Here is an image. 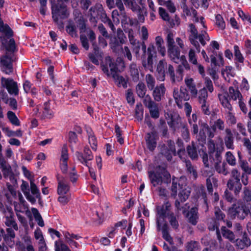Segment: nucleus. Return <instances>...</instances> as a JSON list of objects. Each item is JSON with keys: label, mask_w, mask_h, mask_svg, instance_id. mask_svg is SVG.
<instances>
[{"label": "nucleus", "mask_w": 251, "mask_h": 251, "mask_svg": "<svg viewBox=\"0 0 251 251\" xmlns=\"http://www.w3.org/2000/svg\"><path fill=\"white\" fill-rule=\"evenodd\" d=\"M106 65H101V68L103 73L108 76H111L118 87H127V80L122 76L119 75L117 73V67L112 59L107 56L105 58Z\"/></svg>", "instance_id": "obj_1"}, {"label": "nucleus", "mask_w": 251, "mask_h": 251, "mask_svg": "<svg viewBox=\"0 0 251 251\" xmlns=\"http://www.w3.org/2000/svg\"><path fill=\"white\" fill-rule=\"evenodd\" d=\"M188 32L189 40L191 44L195 47L198 52H200V43L204 46L206 42L210 40V37L206 30H201L199 34L195 25L192 24L189 25Z\"/></svg>", "instance_id": "obj_2"}, {"label": "nucleus", "mask_w": 251, "mask_h": 251, "mask_svg": "<svg viewBox=\"0 0 251 251\" xmlns=\"http://www.w3.org/2000/svg\"><path fill=\"white\" fill-rule=\"evenodd\" d=\"M133 51L135 53L137 57L139 56V51L141 48L143 51L144 55L146 52L148 55L147 61H143V65L146 67L147 66H151L153 64V58L156 57V50L153 44H150L147 50L146 46L144 42L140 43L139 41L131 45Z\"/></svg>", "instance_id": "obj_3"}, {"label": "nucleus", "mask_w": 251, "mask_h": 251, "mask_svg": "<svg viewBox=\"0 0 251 251\" xmlns=\"http://www.w3.org/2000/svg\"><path fill=\"white\" fill-rule=\"evenodd\" d=\"M58 201L61 205H66L71 199L70 193V186L67 178L62 176L57 177Z\"/></svg>", "instance_id": "obj_4"}, {"label": "nucleus", "mask_w": 251, "mask_h": 251, "mask_svg": "<svg viewBox=\"0 0 251 251\" xmlns=\"http://www.w3.org/2000/svg\"><path fill=\"white\" fill-rule=\"evenodd\" d=\"M21 189L26 200L32 204L36 202V199H40V190L34 183V179H30V189L28 183L23 180L21 185Z\"/></svg>", "instance_id": "obj_5"}, {"label": "nucleus", "mask_w": 251, "mask_h": 251, "mask_svg": "<svg viewBox=\"0 0 251 251\" xmlns=\"http://www.w3.org/2000/svg\"><path fill=\"white\" fill-rule=\"evenodd\" d=\"M149 177L153 186L160 185L162 183H168L171 181V175L166 168L159 166L156 168L155 172H149Z\"/></svg>", "instance_id": "obj_6"}, {"label": "nucleus", "mask_w": 251, "mask_h": 251, "mask_svg": "<svg viewBox=\"0 0 251 251\" xmlns=\"http://www.w3.org/2000/svg\"><path fill=\"white\" fill-rule=\"evenodd\" d=\"M68 0H58L56 4H52L51 14L53 21L57 25L62 26L63 23L59 19H65L69 16L66 5L63 1L67 2Z\"/></svg>", "instance_id": "obj_7"}, {"label": "nucleus", "mask_w": 251, "mask_h": 251, "mask_svg": "<svg viewBox=\"0 0 251 251\" xmlns=\"http://www.w3.org/2000/svg\"><path fill=\"white\" fill-rule=\"evenodd\" d=\"M249 212V209L240 201L233 204L228 210V215L231 218L240 220H243Z\"/></svg>", "instance_id": "obj_8"}, {"label": "nucleus", "mask_w": 251, "mask_h": 251, "mask_svg": "<svg viewBox=\"0 0 251 251\" xmlns=\"http://www.w3.org/2000/svg\"><path fill=\"white\" fill-rule=\"evenodd\" d=\"M125 6L130 9L132 12L137 13L138 21L143 23L145 21V13L144 10V4L142 1L141 3L136 0H123Z\"/></svg>", "instance_id": "obj_9"}, {"label": "nucleus", "mask_w": 251, "mask_h": 251, "mask_svg": "<svg viewBox=\"0 0 251 251\" xmlns=\"http://www.w3.org/2000/svg\"><path fill=\"white\" fill-rule=\"evenodd\" d=\"M168 53L169 57L174 62L178 63L181 61L182 65L186 70L190 69L189 65L185 59L184 55L180 57V51L176 46L171 47L168 48Z\"/></svg>", "instance_id": "obj_10"}, {"label": "nucleus", "mask_w": 251, "mask_h": 251, "mask_svg": "<svg viewBox=\"0 0 251 251\" xmlns=\"http://www.w3.org/2000/svg\"><path fill=\"white\" fill-rule=\"evenodd\" d=\"M171 206V203L169 201H166L161 207L157 208L156 225L157 230L160 229V226L162 224L163 225L166 223L165 218L167 215L168 216L170 214L168 212L170 210Z\"/></svg>", "instance_id": "obj_11"}, {"label": "nucleus", "mask_w": 251, "mask_h": 251, "mask_svg": "<svg viewBox=\"0 0 251 251\" xmlns=\"http://www.w3.org/2000/svg\"><path fill=\"white\" fill-rule=\"evenodd\" d=\"M173 97L177 106L180 108L182 107L183 101L188 100L190 99L188 92L184 87H180L179 89H175Z\"/></svg>", "instance_id": "obj_12"}, {"label": "nucleus", "mask_w": 251, "mask_h": 251, "mask_svg": "<svg viewBox=\"0 0 251 251\" xmlns=\"http://www.w3.org/2000/svg\"><path fill=\"white\" fill-rule=\"evenodd\" d=\"M84 153L79 151L75 153V156L77 160L82 164L89 167V161L92 160L94 156L91 150L87 147H85L83 151Z\"/></svg>", "instance_id": "obj_13"}, {"label": "nucleus", "mask_w": 251, "mask_h": 251, "mask_svg": "<svg viewBox=\"0 0 251 251\" xmlns=\"http://www.w3.org/2000/svg\"><path fill=\"white\" fill-rule=\"evenodd\" d=\"M1 86L5 88L10 95H17L18 94V88L17 82L10 78H6L4 77L1 78Z\"/></svg>", "instance_id": "obj_14"}, {"label": "nucleus", "mask_w": 251, "mask_h": 251, "mask_svg": "<svg viewBox=\"0 0 251 251\" xmlns=\"http://www.w3.org/2000/svg\"><path fill=\"white\" fill-rule=\"evenodd\" d=\"M145 105L149 109L151 116L154 119L159 117V111L158 104L153 101L150 96H147L144 100Z\"/></svg>", "instance_id": "obj_15"}, {"label": "nucleus", "mask_w": 251, "mask_h": 251, "mask_svg": "<svg viewBox=\"0 0 251 251\" xmlns=\"http://www.w3.org/2000/svg\"><path fill=\"white\" fill-rule=\"evenodd\" d=\"M186 2H182L181 8H182L183 12L184 15L187 16H190L193 15L194 17L193 21L196 22H200L201 25L205 29L206 26L204 24V19L203 17H200L199 18L197 15V11L193 8H190L186 4Z\"/></svg>", "instance_id": "obj_16"}, {"label": "nucleus", "mask_w": 251, "mask_h": 251, "mask_svg": "<svg viewBox=\"0 0 251 251\" xmlns=\"http://www.w3.org/2000/svg\"><path fill=\"white\" fill-rule=\"evenodd\" d=\"M183 68L185 67L182 64V65H179L176 70V72L175 73L173 67L172 65H169L168 67V73L171 79L173 82L176 81L179 82L182 80L183 76Z\"/></svg>", "instance_id": "obj_17"}, {"label": "nucleus", "mask_w": 251, "mask_h": 251, "mask_svg": "<svg viewBox=\"0 0 251 251\" xmlns=\"http://www.w3.org/2000/svg\"><path fill=\"white\" fill-rule=\"evenodd\" d=\"M4 222L7 226H11L15 230H18V225L14 218V214L11 208H7L4 211Z\"/></svg>", "instance_id": "obj_18"}, {"label": "nucleus", "mask_w": 251, "mask_h": 251, "mask_svg": "<svg viewBox=\"0 0 251 251\" xmlns=\"http://www.w3.org/2000/svg\"><path fill=\"white\" fill-rule=\"evenodd\" d=\"M69 159L68 149L67 146H63L61 150V155L60 159V167L63 174L68 173V160Z\"/></svg>", "instance_id": "obj_19"}, {"label": "nucleus", "mask_w": 251, "mask_h": 251, "mask_svg": "<svg viewBox=\"0 0 251 251\" xmlns=\"http://www.w3.org/2000/svg\"><path fill=\"white\" fill-rule=\"evenodd\" d=\"M0 66L1 70L5 74L10 75L13 72V67L10 57L7 55L3 56L0 58Z\"/></svg>", "instance_id": "obj_20"}, {"label": "nucleus", "mask_w": 251, "mask_h": 251, "mask_svg": "<svg viewBox=\"0 0 251 251\" xmlns=\"http://www.w3.org/2000/svg\"><path fill=\"white\" fill-rule=\"evenodd\" d=\"M157 136L156 132L152 131L147 134L145 140L147 147L150 151L154 150L157 145Z\"/></svg>", "instance_id": "obj_21"}, {"label": "nucleus", "mask_w": 251, "mask_h": 251, "mask_svg": "<svg viewBox=\"0 0 251 251\" xmlns=\"http://www.w3.org/2000/svg\"><path fill=\"white\" fill-rule=\"evenodd\" d=\"M15 197H18L19 201V203L14 202L15 210L16 212H24L28 210L27 203L24 199L22 194L18 192L17 193V195Z\"/></svg>", "instance_id": "obj_22"}, {"label": "nucleus", "mask_w": 251, "mask_h": 251, "mask_svg": "<svg viewBox=\"0 0 251 251\" xmlns=\"http://www.w3.org/2000/svg\"><path fill=\"white\" fill-rule=\"evenodd\" d=\"M64 236L65 238V241L67 243L71 248H78L79 247V244L75 241V240H78L81 237L77 234L71 233L69 232H64L63 233Z\"/></svg>", "instance_id": "obj_23"}, {"label": "nucleus", "mask_w": 251, "mask_h": 251, "mask_svg": "<svg viewBox=\"0 0 251 251\" xmlns=\"http://www.w3.org/2000/svg\"><path fill=\"white\" fill-rule=\"evenodd\" d=\"M152 96L155 101H160L162 98L164 96L166 88L163 83H161L159 85L156 86L152 90Z\"/></svg>", "instance_id": "obj_24"}, {"label": "nucleus", "mask_w": 251, "mask_h": 251, "mask_svg": "<svg viewBox=\"0 0 251 251\" xmlns=\"http://www.w3.org/2000/svg\"><path fill=\"white\" fill-rule=\"evenodd\" d=\"M43 118L51 119L54 117V112L51 108V101L49 100L45 102L42 105Z\"/></svg>", "instance_id": "obj_25"}, {"label": "nucleus", "mask_w": 251, "mask_h": 251, "mask_svg": "<svg viewBox=\"0 0 251 251\" xmlns=\"http://www.w3.org/2000/svg\"><path fill=\"white\" fill-rule=\"evenodd\" d=\"M251 245V241L246 233H244L242 239L236 240V246L239 249L243 250Z\"/></svg>", "instance_id": "obj_26"}, {"label": "nucleus", "mask_w": 251, "mask_h": 251, "mask_svg": "<svg viewBox=\"0 0 251 251\" xmlns=\"http://www.w3.org/2000/svg\"><path fill=\"white\" fill-rule=\"evenodd\" d=\"M226 136L225 138V143L226 147L228 149H234L233 137L231 131L229 128L226 129Z\"/></svg>", "instance_id": "obj_27"}, {"label": "nucleus", "mask_w": 251, "mask_h": 251, "mask_svg": "<svg viewBox=\"0 0 251 251\" xmlns=\"http://www.w3.org/2000/svg\"><path fill=\"white\" fill-rule=\"evenodd\" d=\"M120 13L117 10H114L112 13V16L114 22L119 23V20L121 19L122 21H126L127 19V16L125 12V7H124L123 11L121 10Z\"/></svg>", "instance_id": "obj_28"}, {"label": "nucleus", "mask_w": 251, "mask_h": 251, "mask_svg": "<svg viewBox=\"0 0 251 251\" xmlns=\"http://www.w3.org/2000/svg\"><path fill=\"white\" fill-rule=\"evenodd\" d=\"M230 100H241L242 95L238 89H235L233 87H230L228 89V94H226Z\"/></svg>", "instance_id": "obj_29"}, {"label": "nucleus", "mask_w": 251, "mask_h": 251, "mask_svg": "<svg viewBox=\"0 0 251 251\" xmlns=\"http://www.w3.org/2000/svg\"><path fill=\"white\" fill-rule=\"evenodd\" d=\"M162 232V237L166 241L168 242L170 244H173V240L169 233V227L166 223L163 224L162 226H160V229Z\"/></svg>", "instance_id": "obj_30"}, {"label": "nucleus", "mask_w": 251, "mask_h": 251, "mask_svg": "<svg viewBox=\"0 0 251 251\" xmlns=\"http://www.w3.org/2000/svg\"><path fill=\"white\" fill-rule=\"evenodd\" d=\"M198 210L197 208H192L186 214V217L188 219L189 223H191L193 225H196L198 222Z\"/></svg>", "instance_id": "obj_31"}, {"label": "nucleus", "mask_w": 251, "mask_h": 251, "mask_svg": "<svg viewBox=\"0 0 251 251\" xmlns=\"http://www.w3.org/2000/svg\"><path fill=\"white\" fill-rule=\"evenodd\" d=\"M227 186L230 190H232L234 188V193L235 194H238L242 188V185L240 182V180H234V181H233V180H228Z\"/></svg>", "instance_id": "obj_32"}, {"label": "nucleus", "mask_w": 251, "mask_h": 251, "mask_svg": "<svg viewBox=\"0 0 251 251\" xmlns=\"http://www.w3.org/2000/svg\"><path fill=\"white\" fill-rule=\"evenodd\" d=\"M218 97L222 105L228 110H232V106L229 101L228 96L226 93L219 94Z\"/></svg>", "instance_id": "obj_33"}, {"label": "nucleus", "mask_w": 251, "mask_h": 251, "mask_svg": "<svg viewBox=\"0 0 251 251\" xmlns=\"http://www.w3.org/2000/svg\"><path fill=\"white\" fill-rule=\"evenodd\" d=\"M187 152L192 159H196L198 157L197 149L193 142L191 145L187 146Z\"/></svg>", "instance_id": "obj_34"}, {"label": "nucleus", "mask_w": 251, "mask_h": 251, "mask_svg": "<svg viewBox=\"0 0 251 251\" xmlns=\"http://www.w3.org/2000/svg\"><path fill=\"white\" fill-rule=\"evenodd\" d=\"M89 143L91 148L94 151H96L97 147V141L96 137L94 135L93 132L90 128L87 129Z\"/></svg>", "instance_id": "obj_35"}, {"label": "nucleus", "mask_w": 251, "mask_h": 251, "mask_svg": "<svg viewBox=\"0 0 251 251\" xmlns=\"http://www.w3.org/2000/svg\"><path fill=\"white\" fill-rule=\"evenodd\" d=\"M164 41L162 38L159 36L155 38V44L157 48L158 51L161 53L162 56H164L166 53V49L163 44Z\"/></svg>", "instance_id": "obj_36"}, {"label": "nucleus", "mask_w": 251, "mask_h": 251, "mask_svg": "<svg viewBox=\"0 0 251 251\" xmlns=\"http://www.w3.org/2000/svg\"><path fill=\"white\" fill-rule=\"evenodd\" d=\"M215 24L219 29L223 31L226 28V24L222 16L217 14L215 16Z\"/></svg>", "instance_id": "obj_37"}, {"label": "nucleus", "mask_w": 251, "mask_h": 251, "mask_svg": "<svg viewBox=\"0 0 251 251\" xmlns=\"http://www.w3.org/2000/svg\"><path fill=\"white\" fill-rule=\"evenodd\" d=\"M198 99L199 103L207 102L208 93L205 87L200 89L199 93L198 92Z\"/></svg>", "instance_id": "obj_38"}, {"label": "nucleus", "mask_w": 251, "mask_h": 251, "mask_svg": "<svg viewBox=\"0 0 251 251\" xmlns=\"http://www.w3.org/2000/svg\"><path fill=\"white\" fill-rule=\"evenodd\" d=\"M166 65V62L163 60H160L157 65V71L162 75L158 78L160 81H163L165 79L164 67Z\"/></svg>", "instance_id": "obj_39"}, {"label": "nucleus", "mask_w": 251, "mask_h": 251, "mask_svg": "<svg viewBox=\"0 0 251 251\" xmlns=\"http://www.w3.org/2000/svg\"><path fill=\"white\" fill-rule=\"evenodd\" d=\"M145 80L149 89L152 90L155 87L156 83L154 76L151 74H147L145 76Z\"/></svg>", "instance_id": "obj_40"}, {"label": "nucleus", "mask_w": 251, "mask_h": 251, "mask_svg": "<svg viewBox=\"0 0 251 251\" xmlns=\"http://www.w3.org/2000/svg\"><path fill=\"white\" fill-rule=\"evenodd\" d=\"M66 31L72 37H77L78 36L76 30V26L73 23H70L66 26Z\"/></svg>", "instance_id": "obj_41"}, {"label": "nucleus", "mask_w": 251, "mask_h": 251, "mask_svg": "<svg viewBox=\"0 0 251 251\" xmlns=\"http://www.w3.org/2000/svg\"><path fill=\"white\" fill-rule=\"evenodd\" d=\"M221 230L223 236L225 238L228 239L231 242H234L235 236L233 232L227 229L225 226H222Z\"/></svg>", "instance_id": "obj_42"}, {"label": "nucleus", "mask_w": 251, "mask_h": 251, "mask_svg": "<svg viewBox=\"0 0 251 251\" xmlns=\"http://www.w3.org/2000/svg\"><path fill=\"white\" fill-rule=\"evenodd\" d=\"M129 72L133 80L134 81H137L139 79V71L137 66L135 64L130 65Z\"/></svg>", "instance_id": "obj_43"}, {"label": "nucleus", "mask_w": 251, "mask_h": 251, "mask_svg": "<svg viewBox=\"0 0 251 251\" xmlns=\"http://www.w3.org/2000/svg\"><path fill=\"white\" fill-rule=\"evenodd\" d=\"M31 211L38 225L41 227H43L45 225L44 222L38 210L35 208H32Z\"/></svg>", "instance_id": "obj_44"}, {"label": "nucleus", "mask_w": 251, "mask_h": 251, "mask_svg": "<svg viewBox=\"0 0 251 251\" xmlns=\"http://www.w3.org/2000/svg\"><path fill=\"white\" fill-rule=\"evenodd\" d=\"M136 91L139 97L143 98L147 91L145 84L142 82H140L136 87Z\"/></svg>", "instance_id": "obj_45"}, {"label": "nucleus", "mask_w": 251, "mask_h": 251, "mask_svg": "<svg viewBox=\"0 0 251 251\" xmlns=\"http://www.w3.org/2000/svg\"><path fill=\"white\" fill-rule=\"evenodd\" d=\"M161 153L163 155L168 161L171 160L173 154H176V152H172L170 151V150L168 149V147L165 145L162 146L161 149Z\"/></svg>", "instance_id": "obj_46"}, {"label": "nucleus", "mask_w": 251, "mask_h": 251, "mask_svg": "<svg viewBox=\"0 0 251 251\" xmlns=\"http://www.w3.org/2000/svg\"><path fill=\"white\" fill-rule=\"evenodd\" d=\"M215 168L218 173L222 174L224 176H226L228 173L225 168V164L222 163L220 161L215 164Z\"/></svg>", "instance_id": "obj_47"}, {"label": "nucleus", "mask_w": 251, "mask_h": 251, "mask_svg": "<svg viewBox=\"0 0 251 251\" xmlns=\"http://www.w3.org/2000/svg\"><path fill=\"white\" fill-rule=\"evenodd\" d=\"M80 16L76 17L75 20L76 23L77 24V26L79 28L80 32H81L85 30L86 28V25L83 16L81 14H80Z\"/></svg>", "instance_id": "obj_48"}, {"label": "nucleus", "mask_w": 251, "mask_h": 251, "mask_svg": "<svg viewBox=\"0 0 251 251\" xmlns=\"http://www.w3.org/2000/svg\"><path fill=\"white\" fill-rule=\"evenodd\" d=\"M90 17V21L92 23H97V18L99 15V11L96 7H91L89 11Z\"/></svg>", "instance_id": "obj_49"}, {"label": "nucleus", "mask_w": 251, "mask_h": 251, "mask_svg": "<svg viewBox=\"0 0 251 251\" xmlns=\"http://www.w3.org/2000/svg\"><path fill=\"white\" fill-rule=\"evenodd\" d=\"M208 228L210 230H216L217 238L220 242L222 240V237L220 235V231L216 222L215 221H212L210 222L208 225Z\"/></svg>", "instance_id": "obj_50"}, {"label": "nucleus", "mask_w": 251, "mask_h": 251, "mask_svg": "<svg viewBox=\"0 0 251 251\" xmlns=\"http://www.w3.org/2000/svg\"><path fill=\"white\" fill-rule=\"evenodd\" d=\"M7 117L13 125L16 126H20V121L13 112L10 111H8L7 112Z\"/></svg>", "instance_id": "obj_51"}, {"label": "nucleus", "mask_w": 251, "mask_h": 251, "mask_svg": "<svg viewBox=\"0 0 251 251\" xmlns=\"http://www.w3.org/2000/svg\"><path fill=\"white\" fill-rule=\"evenodd\" d=\"M190 194V189L185 188L180 191L178 194L179 199L181 202L185 201L189 197Z\"/></svg>", "instance_id": "obj_52"}, {"label": "nucleus", "mask_w": 251, "mask_h": 251, "mask_svg": "<svg viewBox=\"0 0 251 251\" xmlns=\"http://www.w3.org/2000/svg\"><path fill=\"white\" fill-rule=\"evenodd\" d=\"M55 251H71L68 246L60 240L55 241Z\"/></svg>", "instance_id": "obj_53"}, {"label": "nucleus", "mask_w": 251, "mask_h": 251, "mask_svg": "<svg viewBox=\"0 0 251 251\" xmlns=\"http://www.w3.org/2000/svg\"><path fill=\"white\" fill-rule=\"evenodd\" d=\"M4 235L3 239L7 243L14 239L15 237V234L13 229L10 228H7L6 234L4 233Z\"/></svg>", "instance_id": "obj_54"}, {"label": "nucleus", "mask_w": 251, "mask_h": 251, "mask_svg": "<svg viewBox=\"0 0 251 251\" xmlns=\"http://www.w3.org/2000/svg\"><path fill=\"white\" fill-rule=\"evenodd\" d=\"M188 59L193 65H198L197 57L196 51L193 49H190L188 52Z\"/></svg>", "instance_id": "obj_55"}, {"label": "nucleus", "mask_w": 251, "mask_h": 251, "mask_svg": "<svg viewBox=\"0 0 251 251\" xmlns=\"http://www.w3.org/2000/svg\"><path fill=\"white\" fill-rule=\"evenodd\" d=\"M104 217V212L99 213L98 211H96V214L93 215V219L96 225H100L102 223Z\"/></svg>", "instance_id": "obj_56"}, {"label": "nucleus", "mask_w": 251, "mask_h": 251, "mask_svg": "<svg viewBox=\"0 0 251 251\" xmlns=\"http://www.w3.org/2000/svg\"><path fill=\"white\" fill-rule=\"evenodd\" d=\"M168 219L172 227L174 229H177L178 227V223L173 213H170L168 215Z\"/></svg>", "instance_id": "obj_57"}, {"label": "nucleus", "mask_w": 251, "mask_h": 251, "mask_svg": "<svg viewBox=\"0 0 251 251\" xmlns=\"http://www.w3.org/2000/svg\"><path fill=\"white\" fill-rule=\"evenodd\" d=\"M143 108L141 103H138L136 105L135 115L138 120H141L143 118Z\"/></svg>", "instance_id": "obj_58"}, {"label": "nucleus", "mask_w": 251, "mask_h": 251, "mask_svg": "<svg viewBox=\"0 0 251 251\" xmlns=\"http://www.w3.org/2000/svg\"><path fill=\"white\" fill-rule=\"evenodd\" d=\"M226 160L227 163L231 165L235 166L236 164V161L235 156L230 151L226 152Z\"/></svg>", "instance_id": "obj_59"}, {"label": "nucleus", "mask_w": 251, "mask_h": 251, "mask_svg": "<svg viewBox=\"0 0 251 251\" xmlns=\"http://www.w3.org/2000/svg\"><path fill=\"white\" fill-rule=\"evenodd\" d=\"M185 165L187 171L190 174H192L194 177L196 178L197 176V173L194 167L192 165L191 162L189 160H186Z\"/></svg>", "instance_id": "obj_60"}, {"label": "nucleus", "mask_w": 251, "mask_h": 251, "mask_svg": "<svg viewBox=\"0 0 251 251\" xmlns=\"http://www.w3.org/2000/svg\"><path fill=\"white\" fill-rule=\"evenodd\" d=\"M174 34L172 32L169 31L166 37L167 47L170 48L171 47L175 46L174 41Z\"/></svg>", "instance_id": "obj_61"}, {"label": "nucleus", "mask_w": 251, "mask_h": 251, "mask_svg": "<svg viewBox=\"0 0 251 251\" xmlns=\"http://www.w3.org/2000/svg\"><path fill=\"white\" fill-rule=\"evenodd\" d=\"M1 169L5 178L8 176H10V177L12 176V171L11 167L9 164H8L4 167L1 168Z\"/></svg>", "instance_id": "obj_62"}, {"label": "nucleus", "mask_w": 251, "mask_h": 251, "mask_svg": "<svg viewBox=\"0 0 251 251\" xmlns=\"http://www.w3.org/2000/svg\"><path fill=\"white\" fill-rule=\"evenodd\" d=\"M187 251H198L199 250V244L196 241H190L187 245Z\"/></svg>", "instance_id": "obj_63"}, {"label": "nucleus", "mask_w": 251, "mask_h": 251, "mask_svg": "<svg viewBox=\"0 0 251 251\" xmlns=\"http://www.w3.org/2000/svg\"><path fill=\"white\" fill-rule=\"evenodd\" d=\"M158 13L160 17L165 21H169L170 20V16L166 10L160 7L158 9Z\"/></svg>", "instance_id": "obj_64"}]
</instances>
